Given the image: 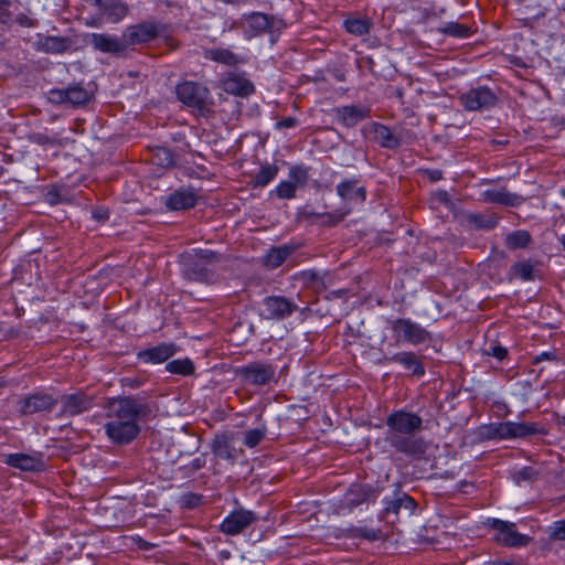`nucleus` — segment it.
I'll list each match as a JSON object with an SVG mask.
<instances>
[{"instance_id": "f257e3e1", "label": "nucleus", "mask_w": 565, "mask_h": 565, "mask_svg": "<svg viewBox=\"0 0 565 565\" xmlns=\"http://www.w3.org/2000/svg\"><path fill=\"white\" fill-rule=\"evenodd\" d=\"M387 430L384 443L395 454L404 456L409 461L426 459L429 444L416 434L423 430V419L419 415L398 409L386 417Z\"/></svg>"}, {"instance_id": "f03ea898", "label": "nucleus", "mask_w": 565, "mask_h": 565, "mask_svg": "<svg viewBox=\"0 0 565 565\" xmlns=\"http://www.w3.org/2000/svg\"><path fill=\"white\" fill-rule=\"evenodd\" d=\"M220 260V255L210 249L196 248L183 253L180 256L182 275L189 280L209 282L214 274L210 266Z\"/></svg>"}, {"instance_id": "7ed1b4c3", "label": "nucleus", "mask_w": 565, "mask_h": 565, "mask_svg": "<svg viewBox=\"0 0 565 565\" xmlns=\"http://www.w3.org/2000/svg\"><path fill=\"white\" fill-rule=\"evenodd\" d=\"M106 408L109 418H118L126 422L146 419L150 413V406L139 396H119L109 398Z\"/></svg>"}, {"instance_id": "20e7f679", "label": "nucleus", "mask_w": 565, "mask_h": 565, "mask_svg": "<svg viewBox=\"0 0 565 565\" xmlns=\"http://www.w3.org/2000/svg\"><path fill=\"white\" fill-rule=\"evenodd\" d=\"M178 99L188 107L198 110L201 115L210 111V89L198 82L184 81L175 87Z\"/></svg>"}, {"instance_id": "39448f33", "label": "nucleus", "mask_w": 565, "mask_h": 565, "mask_svg": "<svg viewBox=\"0 0 565 565\" xmlns=\"http://www.w3.org/2000/svg\"><path fill=\"white\" fill-rule=\"evenodd\" d=\"M459 102L467 111H489L498 106L499 92L488 86H478L462 93Z\"/></svg>"}, {"instance_id": "423d86ee", "label": "nucleus", "mask_w": 565, "mask_h": 565, "mask_svg": "<svg viewBox=\"0 0 565 565\" xmlns=\"http://www.w3.org/2000/svg\"><path fill=\"white\" fill-rule=\"evenodd\" d=\"M235 374L247 385L265 386L276 381V366L266 361H254L237 367Z\"/></svg>"}, {"instance_id": "0eeeda50", "label": "nucleus", "mask_w": 565, "mask_h": 565, "mask_svg": "<svg viewBox=\"0 0 565 565\" xmlns=\"http://www.w3.org/2000/svg\"><path fill=\"white\" fill-rule=\"evenodd\" d=\"M391 329L397 342L419 345L430 343L433 340L431 333L428 330L408 318L393 320Z\"/></svg>"}, {"instance_id": "6e6552de", "label": "nucleus", "mask_w": 565, "mask_h": 565, "mask_svg": "<svg viewBox=\"0 0 565 565\" xmlns=\"http://www.w3.org/2000/svg\"><path fill=\"white\" fill-rule=\"evenodd\" d=\"M487 525L495 531L493 540L508 547H522L531 542V537L521 534L516 530V524L500 519H488Z\"/></svg>"}, {"instance_id": "1a4fd4ad", "label": "nucleus", "mask_w": 565, "mask_h": 565, "mask_svg": "<svg viewBox=\"0 0 565 565\" xmlns=\"http://www.w3.org/2000/svg\"><path fill=\"white\" fill-rule=\"evenodd\" d=\"M61 409L57 418L74 417L90 411L95 406V396L83 391L65 394L61 397Z\"/></svg>"}, {"instance_id": "9d476101", "label": "nucleus", "mask_w": 565, "mask_h": 565, "mask_svg": "<svg viewBox=\"0 0 565 565\" xmlns=\"http://www.w3.org/2000/svg\"><path fill=\"white\" fill-rule=\"evenodd\" d=\"M58 401L45 392H34L22 396L18 402V412L22 416H30L38 413L52 412Z\"/></svg>"}, {"instance_id": "9b49d317", "label": "nucleus", "mask_w": 565, "mask_h": 565, "mask_svg": "<svg viewBox=\"0 0 565 565\" xmlns=\"http://www.w3.org/2000/svg\"><path fill=\"white\" fill-rule=\"evenodd\" d=\"M105 431L114 444L127 445L139 435L140 426L135 422L110 418V420L105 424Z\"/></svg>"}, {"instance_id": "f8f14e48", "label": "nucleus", "mask_w": 565, "mask_h": 565, "mask_svg": "<svg viewBox=\"0 0 565 565\" xmlns=\"http://www.w3.org/2000/svg\"><path fill=\"white\" fill-rule=\"evenodd\" d=\"M383 519L394 522L399 512L404 510L407 515H412L417 507L416 501L405 492L397 489L392 498L383 500Z\"/></svg>"}, {"instance_id": "ddd939ff", "label": "nucleus", "mask_w": 565, "mask_h": 565, "mask_svg": "<svg viewBox=\"0 0 565 565\" xmlns=\"http://www.w3.org/2000/svg\"><path fill=\"white\" fill-rule=\"evenodd\" d=\"M160 34V25L154 22L143 21L126 28L122 40L126 49L131 45L147 43Z\"/></svg>"}, {"instance_id": "4468645a", "label": "nucleus", "mask_w": 565, "mask_h": 565, "mask_svg": "<svg viewBox=\"0 0 565 565\" xmlns=\"http://www.w3.org/2000/svg\"><path fill=\"white\" fill-rule=\"evenodd\" d=\"M263 307L264 317L273 320H282L298 310L297 303L284 296L265 297Z\"/></svg>"}, {"instance_id": "2eb2a0df", "label": "nucleus", "mask_w": 565, "mask_h": 565, "mask_svg": "<svg viewBox=\"0 0 565 565\" xmlns=\"http://www.w3.org/2000/svg\"><path fill=\"white\" fill-rule=\"evenodd\" d=\"M3 462L9 467L26 472H40L45 469V462L41 451L33 454H9L4 457Z\"/></svg>"}, {"instance_id": "dca6fc26", "label": "nucleus", "mask_w": 565, "mask_h": 565, "mask_svg": "<svg viewBox=\"0 0 565 565\" xmlns=\"http://www.w3.org/2000/svg\"><path fill=\"white\" fill-rule=\"evenodd\" d=\"M257 520L258 516L253 511L241 508L231 512L223 520L220 529L226 535H237Z\"/></svg>"}, {"instance_id": "f3484780", "label": "nucleus", "mask_w": 565, "mask_h": 565, "mask_svg": "<svg viewBox=\"0 0 565 565\" xmlns=\"http://www.w3.org/2000/svg\"><path fill=\"white\" fill-rule=\"evenodd\" d=\"M76 41L70 36L38 35L35 47L46 54H64L76 51Z\"/></svg>"}, {"instance_id": "a211bd4d", "label": "nucleus", "mask_w": 565, "mask_h": 565, "mask_svg": "<svg viewBox=\"0 0 565 565\" xmlns=\"http://www.w3.org/2000/svg\"><path fill=\"white\" fill-rule=\"evenodd\" d=\"M179 351L173 342H161L154 347L141 350L137 353L138 361L146 364H160L168 362Z\"/></svg>"}, {"instance_id": "6ab92c4d", "label": "nucleus", "mask_w": 565, "mask_h": 565, "mask_svg": "<svg viewBox=\"0 0 565 565\" xmlns=\"http://www.w3.org/2000/svg\"><path fill=\"white\" fill-rule=\"evenodd\" d=\"M379 493V488L373 486L353 483L344 495L343 504L351 510L363 503L375 502Z\"/></svg>"}, {"instance_id": "aec40b11", "label": "nucleus", "mask_w": 565, "mask_h": 565, "mask_svg": "<svg viewBox=\"0 0 565 565\" xmlns=\"http://www.w3.org/2000/svg\"><path fill=\"white\" fill-rule=\"evenodd\" d=\"M85 40L94 50L103 53L121 55L126 52L124 40L117 36L105 33H89L86 35Z\"/></svg>"}, {"instance_id": "412c9836", "label": "nucleus", "mask_w": 565, "mask_h": 565, "mask_svg": "<svg viewBox=\"0 0 565 565\" xmlns=\"http://www.w3.org/2000/svg\"><path fill=\"white\" fill-rule=\"evenodd\" d=\"M199 195L192 186L180 188L164 198V206L169 211H183L194 207Z\"/></svg>"}, {"instance_id": "4be33fe9", "label": "nucleus", "mask_w": 565, "mask_h": 565, "mask_svg": "<svg viewBox=\"0 0 565 565\" xmlns=\"http://www.w3.org/2000/svg\"><path fill=\"white\" fill-rule=\"evenodd\" d=\"M222 89L234 96L248 97L254 94L255 86L244 73L231 72L222 79Z\"/></svg>"}, {"instance_id": "5701e85b", "label": "nucleus", "mask_w": 565, "mask_h": 565, "mask_svg": "<svg viewBox=\"0 0 565 565\" xmlns=\"http://www.w3.org/2000/svg\"><path fill=\"white\" fill-rule=\"evenodd\" d=\"M89 3L97 7L100 18L107 22L117 23L128 14V6L122 0H89Z\"/></svg>"}, {"instance_id": "b1692460", "label": "nucleus", "mask_w": 565, "mask_h": 565, "mask_svg": "<svg viewBox=\"0 0 565 565\" xmlns=\"http://www.w3.org/2000/svg\"><path fill=\"white\" fill-rule=\"evenodd\" d=\"M383 360L401 364L404 371L412 376L422 377L426 372L422 356L411 351L397 352L392 356H384Z\"/></svg>"}, {"instance_id": "393cba45", "label": "nucleus", "mask_w": 565, "mask_h": 565, "mask_svg": "<svg viewBox=\"0 0 565 565\" xmlns=\"http://www.w3.org/2000/svg\"><path fill=\"white\" fill-rule=\"evenodd\" d=\"M338 122L347 128L356 126L370 117V109L356 105L340 106L334 109Z\"/></svg>"}, {"instance_id": "a878e982", "label": "nucleus", "mask_w": 565, "mask_h": 565, "mask_svg": "<svg viewBox=\"0 0 565 565\" xmlns=\"http://www.w3.org/2000/svg\"><path fill=\"white\" fill-rule=\"evenodd\" d=\"M233 436L228 434H222L215 436L212 443L213 454L231 463H235L242 450H237L232 445Z\"/></svg>"}, {"instance_id": "bb28decb", "label": "nucleus", "mask_w": 565, "mask_h": 565, "mask_svg": "<svg viewBox=\"0 0 565 565\" xmlns=\"http://www.w3.org/2000/svg\"><path fill=\"white\" fill-rule=\"evenodd\" d=\"M482 201L487 203L518 207L525 201V199L516 193L509 192L505 188H502L500 190L488 189L483 191Z\"/></svg>"}, {"instance_id": "cd10ccee", "label": "nucleus", "mask_w": 565, "mask_h": 565, "mask_svg": "<svg viewBox=\"0 0 565 565\" xmlns=\"http://www.w3.org/2000/svg\"><path fill=\"white\" fill-rule=\"evenodd\" d=\"M358 179H345L341 181L335 190L337 194L345 202L356 201L363 203L366 200L365 186H358Z\"/></svg>"}, {"instance_id": "c85d7f7f", "label": "nucleus", "mask_w": 565, "mask_h": 565, "mask_svg": "<svg viewBox=\"0 0 565 565\" xmlns=\"http://www.w3.org/2000/svg\"><path fill=\"white\" fill-rule=\"evenodd\" d=\"M466 225L475 231H490L493 230L498 223L500 217L493 212L480 213V212H469L465 214Z\"/></svg>"}, {"instance_id": "c756f323", "label": "nucleus", "mask_w": 565, "mask_h": 565, "mask_svg": "<svg viewBox=\"0 0 565 565\" xmlns=\"http://www.w3.org/2000/svg\"><path fill=\"white\" fill-rule=\"evenodd\" d=\"M508 430H509V439L512 438H526L533 435H542L546 436L548 434L547 429L543 426H540L536 423H515L508 422Z\"/></svg>"}, {"instance_id": "7c9ffc66", "label": "nucleus", "mask_w": 565, "mask_h": 565, "mask_svg": "<svg viewBox=\"0 0 565 565\" xmlns=\"http://www.w3.org/2000/svg\"><path fill=\"white\" fill-rule=\"evenodd\" d=\"M371 131L374 134V140L383 148L396 149L401 146L399 137L383 124L372 122Z\"/></svg>"}, {"instance_id": "2f4dec72", "label": "nucleus", "mask_w": 565, "mask_h": 565, "mask_svg": "<svg viewBox=\"0 0 565 565\" xmlns=\"http://www.w3.org/2000/svg\"><path fill=\"white\" fill-rule=\"evenodd\" d=\"M203 55L206 60L224 64L227 66H236L238 64H244L246 62L245 57L235 54L228 49H207L204 51Z\"/></svg>"}, {"instance_id": "473e14b6", "label": "nucleus", "mask_w": 565, "mask_h": 565, "mask_svg": "<svg viewBox=\"0 0 565 565\" xmlns=\"http://www.w3.org/2000/svg\"><path fill=\"white\" fill-rule=\"evenodd\" d=\"M296 250L292 245H280L271 247L263 257V265L267 269H276Z\"/></svg>"}, {"instance_id": "72a5a7b5", "label": "nucleus", "mask_w": 565, "mask_h": 565, "mask_svg": "<svg viewBox=\"0 0 565 565\" xmlns=\"http://www.w3.org/2000/svg\"><path fill=\"white\" fill-rule=\"evenodd\" d=\"M533 237L526 230H515L504 237V246L509 250L527 249L533 244Z\"/></svg>"}, {"instance_id": "f704fd0d", "label": "nucleus", "mask_w": 565, "mask_h": 565, "mask_svg": "<svg viewBox=\"0 0 565 565\" xmlns=\"http://www.w3.org/2000/svg\"><path fill=\"white\" fill-rule=\"evenodd\" d=\"M279 168L276 164H263L259 171L252 177L250 185L253 189L264 188L269 184L277 175Z\"/></svg>"}, {"instance_id": "c9c22d12", "label": "nucleus", "mask_w": 565, "mask_h": 565, "mask_svg": "<svg viewBox=\"0 0 565 565\" xmlns=\"http://www.w3.org/2000/svg\"><path fill=\"white\" fill-rule=\"evenodd\" d=\"M511 278H519L522 281L534 280V265L531 259L515 262L509 270Z\"/></svg>"}, {"instance_id": "e433bc0d", "label": "nucleus", "mask_w": 565, "mask_h": 565, "mask_svg": "<svg viewBox=\"0 0 565 565\" xmlns=\"http://www.w3.org/2000/svg\"><path fill=\"white\" fill-rule=\"evenodd\" d=\"M248 25L255 32H273V26L276 22V19L273 15H268L265 13L254 12L248 19Z\"/></svg>"}, {"instance_id": "4c0bfd02", "label": "nucleus", "mask_w": 565, "mask_h": 565, "mask_svg": "<svg viewBox=\"0 0 565 565\" xmlns=\"http://www.w3.org/2000/svg\"><path fill=\"white\" fill-rule=\"evenodd\" d=\"M166 371L171 374L190 376L195 372V366L190 358L178 359L167 362Z\"/></svg>"}, {"instance_id": "58836bf2", "label": "nucleus", "mask_w": 565, "mask_h": 565, "mask_svg": "<svg viewBox=\"0 0 565 565\" xmlns=\"http://www.w3.org/2000/svg\"><path fill=\"white\" fill-rule=\"evenodd\" d=\"M67 104L74 107L87 104L92 99V94L82 86V84H74L66 87Z\"/></svg>"}, {"instance_id": "ea45409f", "label": "nucleus", "mask_w": 565, "mask_h": 565, "mask_svg": "<svg viewBox=\"0 0 565 565\" xmlns=\"http://www.w3.org/2000/svg\"><path fill=\"white\" fill-rule=\"evenodd\" d=\"M343 26L350 34L362 36L370 33L372 22L369 18H351L343 22Z\"/></svg>"}, {"instance_id": "a19ab883", "label": "nucleus", "mask_w": 565, "mask_h": 565, "mask_svg": "<svg viewBox=\"0 0 565 565\" xmlns=\"http://www.w3.org/2000/svg\"><path fill=\"white\" fill-rule=\"evenodd\" d=\"M267 427L262 424L259 427L248 429L243 433V445L247 448L257 447L266 437Z\"/></svg>"}, {"instance_id": "79ce46f5", "label": "nucleus", "mask_w": 565, "mask_h": 565, "mask_svg": "<svg viewBox=\"0 0 565 565\" xmlns=\"http://www.w3.org/2000/svg\"><path fill=\"white\" fill-rule=\"evenodd\" d=\"M156 164L162 168H173L177 164V154L167 147H157L153 152Z\"/></svg>"}, {"instance_id": "37998d69", "label": "nucleus", "mask_w": 565, "mask_h": 565, "mask_svg": "<svg viewBox=\"0 0 565 565\" xmlns=\"http://www.w3.org/2000/svg\"><path fill=\"white\" fill-rule=\"evenodd\" d=\"M487 439H509L508 422L491 423L482 427Z\"/></svg>"}, {"instance_id": "c03bdc74", "label": "nucleus", "mask_w": 565, "mask_h": 565, "mask_svg": "<svg viewBox=\"0 0 565 565\" xmlns=\"http://www.w3.org/2000/svg\"><path fill=\"white\" fill-rule=\"evenodd\" d=\"M440 32L457 39H466L471 34L469 26L458 22H447L445 26L440 29Z\"/></svg>"}, {"instance_id": "a18cd8bd", "label": "nucleus", "mask_w": 565, "mask_h": 565, "mask_svg": "<svg viewBox=\"0 0 565 565\" xmlns=\"http://www.w3.org/2000/svg\"><path fill=\"white\" fill-rule=\"evenodd\" d=\"M347 537L375 541L380 537V531L366 526H351L347 530Z\"/></svg>"}, {"instance_id": "49530a36", "label": "nucleus", "mask_w": 565, "mask_h": 565, "mask_svg": "<svg viewBox=\"0 0 565 565\" xmlns=\"http://www.w3.org/2000/svg\"><path fill=\"white\" fill-rule=\"evenodd\" d=\"M289 180L295 183L296 186H303L309 180V168L302 164L292 166L288 173Z\"/></svg>"}, {"instance_id": "de8ad7c7", "label": "nucleus", "mask_w": 565, "mask_h": 565, "mask_svg": "<svg viewBox=\"0 0 565 565\" xmlns=\"http://www.w3.org/2000/svg\"><path fill=\"white\" fill-rule=\"evenodd\" d=\"M296 190L297 186L294 182L290 180L288 181H281L274 191H271V194H275L277 198L282 200H290L296 196Z\"/></svg>"}, {"instance_id": "09e8293b", "label": "nucleus", "mask_w": 565, "mask_h": 565, "mask_svg": "<svg viewBox=\"0 0 565 565\" xmlns=\"http://www.w3.org/2000/svg\"><path fill=\"white\" fill-rule=\"evenodd\" d=\"M539 471L533 467H523L513 473V480L520 484L522 481H534L539 477Z\"/></svg>"}, {"instance_id": "8fccbe9b", "label": "nucleus", "mask_w": 565, "mask_h": 565, "mask_svg": "<svg viewBox=\"0 0 565 565\" xmlns=\"http://www.w3.org/2000/svg\"><path fill=\"white\" fill-rule=\"evenodd\" d=\"M548 537L554 541H565V520L556 521L548 527Z\"/></svg>"}, {"instance_id": "3c124183", "label": "nucleus", "mask_w": 565, "mask_h": 565, "mask_svg": "<svg viewBox=\"0 0 565 565\" xmlns=\"http://www.w3.org/2000/svg\"><path fill=\"white\" fill-rule=\"evenodd\" d=\"M484 353L502 361L508 355V350L501 344L492 342L484 349Z\"/></svg>"}, {"instance_id": "603ef678", "label": "nucleus", "mask_w": 565, "mask_h": 565, "mask_svg": "<svg viewBox=\"0 0 565 565\" xmlns=\"http://www.w3.org/2000/svg\"><path fill=\"white\" fill-rule=\"evenodd\" d=\"M49 100L54 104H66V88H53L49 92Z\"/></svg>"}, {"instance_id": "864d4df0", "label": "nucleus", "mask_w": 565, "mask_h": 565, "mask_svg": "<svg viewBox=\"0 0 565 565\" xmlns=\"http://www.w3.org/2000/svg\"><path fill=\"white\" fill-rule=\"evenodd\" d=\"M31 140L40 146H46V145L61 146L62 145L60 141H57L56 138L50 137V136H47L45 134H41V132L34 134L31 137Z\"/></svg>"}, {"instance_id": "5fc2aeb1", "label": "nucleus", "mask_w": 565, "mask_h": 565, "mask_svg": "<svg viewBox=\"0 0 565 565\" xmlns=\"http://www.w3.org/2000/svg\"><path fill=\"white\" fill-rule=\"evenodd\" d=\"M301 277L307 282H313L323 286V278L320 271L316 269H308L301 273Z\"/></svg>"}, {"instance_id": "6e6d98bb", "label": "nucleus", "mask_w": 565, "mask_h": 565, "mask_svg": "<svg viewBox=\"0 0 565 565\" xmlns=\"http://www.w3.org/2000/svg\"><path fill=\"white\" fill-rule=\"evenodd\" d=\"M344 213H321L322 224L326 226H334L344 218Z\"/></svg>"}, {"instance_id": "4d7b16f0", "label": "nucleus", "mask_w": 565, "mask_h": 565, "mask_svg": "<svg viewBox=\"0 0 565 565\" xmlns=\"http://www.w3.org/2000/svg\"><path fill=\"white\" fill-rule=\"evenodd\" d=\"M183 507L188 509L196 508L201 502V495L195 493H186L181 499Z\"/></svg>"}, {"instance_id": "13d9d810", "label": "nucleus", "mask_w": 565, "mask_h": 565, "mask_svg": "<svg viewBox=\"0 0 565 565\" xmlns=\"http://www.w3.org/2000/svg\"><path fill=\"white\" fill-rule=\"evenodd\" d=\"M15 22L23 28H34L38 24V21L34 19H31L24 13H20L15 18Z\"/></svg>"}, {"instance_id": "bf43d9fd", "label": "nucleus", "mask_w": 565, "mask_h": 565, "mask_svg": "<svg viewBox=\"0 0 565 565\" xmlns=\"http://www.w3.org/2000/svg\"><path fill=\"white\" fill-rule=\"evenodd\" d=\"M543 361H557V354L553 351L542 352L533 358L532 364H539Z\"/></svg>"}, {"instance_id": "052dcab7", "label": "nucleus", "mask_w": 565, "mask_h": 565, "mask_svg": "<svg viewBox=\"0 0 565 565\" xmlns=\"http://www.w3.org/2000/svg\"><path fill=\"white\" fill-rule=\"evenodd\" d=\"M297 124H298V119L297 118H295V117H285L281 120L276 122V128L277 129L292 128V127L297 126Z\"/></svg>"}, {"instance_id": "680f3d73", "label": "nucleus", "mask_w": 565, "mask_h": 565, "mask_svg": "<svg viewBox=\"0 0 565 565\" xmlns=\"http://www.w3.org/2000/svg\"><path fill=\"white\" fill-rule=\"evenodd\" d=\"M121 385L129 388H137L142 384V380L137 377H122L120 380Z\"/></svg>"}, {"instance_id": "e2e57ef3", "label": "nucleus", "mask_w": 565, "mask_h": 565, "mask_svg": "<svg viewBox=\"0 0 565 565\" xmlns=\"http://www.w3.org/2000/svg\"><path fill=\"white\" fill-rule=\"evenodd\" d=\"M135 543L137 545V547L141 551H151L153 550L157 544L154 543H150L146 540H143L142 537L138 536L136 540H135Z\"/></svg>"}, {"instance_id": "0e129e2a", "label": "nucleus", "mask_w": 565, "mask_h": 565, "mask_svg": "<svg viewBox=\"0 0 565 565\" xmlns=\"http://www.w3.org/2000/svg\"><path fill=\"white\" fill-rule=\"evenodd\" d=\"M436 199H437V201L439 203L445 204V205H448V204L451 203V199H450L449 193L447 191H444V190L438 191L436 193Z\"/></svg>"}, {"instance_id": "69168bd1", "label": "nucleus", "mask_w": 565, "mask_h": 565, "mask_svg": "<svg viewBox=\"0 0 565 565\" xmlns=\"http://www.w3.org/2000/svg\"><path fill=\"white\" fill-rule=\"evenodd\" d=\"M93 217L97 220L98 222H105L109 218V213L105 209H98L94 211Z\"/></svg>"}, {"instance_id": "338daca9", "label": "nucleus", "mask_w": 565, "mask_h": 565, "mask_svg": "<svg viewBox=\"0 0 565 565\" xmlns=\"http://www.w3.org/2000/svg\"><path fill=\"white\" fill-rule=\"evenodd\" d=\"M205 465V458L204 457H196L190 462V468L192 471H198L201 468H203Z\"/></svg>"}, {"instance_id": "774afa93", "label": "nucleus", "mask_w": 565, "mask_h": 565, "mask_svg": "<svg viewBox=\"0 0 565 565\" xmlns=\"http://www.w3.org/2000/svg\"><path fill=\"white\" fill-rule=\"evenodd\" d=\"M426 174H427V178L431 181V182H436V181H439L443 179V171L441 170H437V169H434V170H427L426 171Z\"/></svg>"}]
</instances>
